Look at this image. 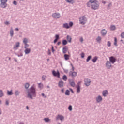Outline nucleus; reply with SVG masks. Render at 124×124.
I'll return each instance as SVG.
<instances>
[{
  "mask_svg": "<svg viewBox=\"0 0 124 124\" xmlns=\"http://www.w3.org/2000/svg\"><path fill=\"white\" fill-rule=\"evenodd\" d=\"M27 93V97L30 99H33V97H36V90L33 86L28 89Z\"/></svg>",
  "mask_w": 124,
  "mask_h": 124,
  "instance_id": "f257e3e1",
  "label": "nucleus"
},
{
  "mask_svg": "<svg viewBox=\"0 0 124 124\" xmlns=\"http://www.w3.org/2000/svg\"><path fill=\"white\" fill-rule=\"evenodd\" d=\"M91 8L92 9H93V10H96L99 8V2L98 1H95L93 3H91Z\"/></svg>",
  "mask_w": 124,
  "mask_h": 124,
  "instance_id": "f03ea898",
  "label": "nucleus"
},
{
  "mask_svg": "<svg viewBox=\"0 0 124 124\" xmlns=\"http://www.w3.org/2000/svg\"><path fill=\"white\" fill-rule=\"evenodd\" d=\"M79 24L81 25H85L86 24V22H87V17L85 16H83L79 18Z\"/></svg>",
  "mask_w": 124,
  "mask_h": 124,
  "instance_id": "7ed1b4c3",
  "label": "nucleus"
},
{
  "mask_svg": "<svg viewBox=\"0 0 124 124\" xmlns=\"http://www.w3.org/2000/svg\"><path fill=\"white\" fill-rule=\"evenodd\" d=\"M0 7H2V8H6L7 7V4L6 3L7 0H0Z\"/></svg>",
  "mask_w": 124,
  "mask_h": 124,
  "instance_id": "20e7f679",
  "label": "nucleus"
},
{
  "mask_svg": "<svg viewBox=\"0 0 124 124\" xmlns=\"http://www.w3.org/2000/svg\"><path fill=\"white\" fill-rule=\"evenodd\" d=\"M69 76H71L72 79H74L76 76H77V72L70 71L69 72Z\"/></svg>",
  "mask_w": 124,
  "mask_h": 124,
  "instance_id": "39448f33",
  "label": "nucleus"
},
{
  "mask_svg": "<svg viewBox=\"0 0 124 124\" xmlns=\"http://www.w3.org/2000/svg\"><path fill=\"white\" fill-rule=\"evenodd\" d=\"M52 18L55 19H60L61 18V15L59 13H54L52 14Z\"/></svg>",
  "mask_w": 124,
  "mask_h": 124,
  "instance_id": "423d86ee",
  "label": "nucleus"
},
{
  "mask_svg": "<svg viewBox=\"0 0 124 124\" xmlns=\"http://www.w3.org/2000/svg\"><path fill=\"white\" fill-rule=\"evenodd\" d=\"M84 82H85L84 84L85 86H86L87 87H89V86L91 85V79L89 78H85L84 79Z\"/></svg>",
  "mask_w": 124,
  "mask_h": 124,
  "instance_id": "0eeeda50",
  "label": "nucleus"
},
{
  "mask_svg": "<svg viewBox=\"0 0 124 124\" xmlns=\"http://www.w3.org/2000/svg\"><path fill=\"white\" fill-rule=\"evenodd\" d=\"M117 61V59H116V58L114 56H111L109 57V62L112 63V64H114V62H116V61Z\"/></svg>",
  "mask_w": 124,
  "mask_h": 124,
  "instance_id": "6e6552de",
  "label": "nucleus"
},
{
  "mask_svg": "<svg viewBox=\"0 0 124 124\" xmlns=\"http://www.w3.org/2000/svg\"><path fill=\"white\" fill-rule=\"evenodd\" d=\"M52 74L53 76H55V77H58V78H60V72L58 71L56 72V71L53 70L52 71Z\"/></svg>",
  "mask_w": 124,
  "mask_h": 124,
  "instance_id": "1a4fd4ad",
  "label": "nucleus"
},
{
  "mask_svg": "<svg viewBox=\"0 0 124 124\" xmlns=\"http://www.w3.org/2000/svg\"><path fill=\"white\" fill-rule=\"evenodd\" d=\"M112 67V64H111V62L110 61H107L106 62V67L108 69H110V68Z\"/></svg>",
  "mask_w": 124,
  "mask_h": 124,
  "instance_id": "9d476101",
  "label": "nucleus"
},
{
  "mask_svg": "<svg viewBox=\"0 0 124 124\" xmlns=\"http://www.w3.org/2000/svg\"><path fill=\"white\" fill-rule=\"evenodd\" d=\"M64 119V117H63V116L60 115H58L56 118V120L57 121H59V120H60L61 122H62Z\"/></svg>",
  "mask_w": 124,
  "mask_h": 124,
  "instance_id": "9b49d317",
  "label": "nucleus"
},
{
  "mask_svg": "<svg viewBox=\"0 0 124 124\" xmlns=\"http://www.w3.org/2000/svg\"><path fill=\"white\" fill-rule=\"evenodd\" d=\"M101 34L102 36H105L107 34V31L105 29H102L101 31Z\"/></svg>",
  "mask_w": 124,
  "mask_h": 124,
  "instance_id": "f8f14e48",
  "label": "nucleus"
},
{
  "mask_svg": "<svg viewBox=\"0 0 124 124\" xmlns=\"http://www.w3.org/2000/svg\"><path fill=\"white\" fill-rule=\"evenodd\" d=\"M96 100L98 103H99V102H101V101H102V97H101V96L100 95H98L96 98Z\"/></svg>",
  "mask_w": 124,
  "mask_h": 124,
  "instance_id": "ddd939ff",
  "label": "nucleus"
},
{
  "mask_svg": "<svg viewBox=\"0 0 124 124\" xmlns=\"http://www.w3.org/2000/svg\"><path fill=\"white\" fill-rule=\"evenodd\" d=\"M68 50V47L67 46H64L62 48L63 54H66V52Z\"/></svg>",
  "mask_w": 124,
  "mask_h": 124,
  "instance_id": "4468645a",
  "label": "nucleus"
},
{
  "mask_svg": "<svg viewBox=\"0 0 124 124\" xmlns=\"http://www.w3.org/2000/svg\"><path fill=\"white\" fill-rule=\"evenodd\" d=\"M69 84L71 87H75V82H74L73 79L69 80Z\"/></svg>",
  "mask_w": 124,
  "mask_h": 124,
  "instance_id": "2eb2a0df",
  "label": "nucleus"
},
{
  "mask_svg": "<svg viewBox=\"0 0 124 124\" xmlns=\"http://www.w3.org/2000/svg\"><path fill=\"white\" fill-rule=\"evenodd\" d=\"M10 34L11 37H13V35L14 34V31H13V28L12 27H11Z\"/></svg>",
  "mask_w": 124,
  "mask_h": 124,
  "instance_id": "dca6fc26",
  "label": "nucleus"
},
{
  "mask_svg": "<svg viewBox=\"0 0 124 124\" xmlns=\"http://www.w3.org/2000/svg\"><path fill=\"white\" fill-rule=\"evenodd\" d=\"M98 59V57L95 56L93 57V59L91 60L92 62H93V63H95L96 62V61H97V59Z\"/></svg>",
  "mask_w": 124,
  "mask_h": 124,
  "instance_id": "f3484780",
  "label": "nucleus"
},
{
  "mask_svg": "<svg viewBox=\"0 0 124 124\" xmlns=\"http://www.w3.org/2000/svg\"><path fill=\"white\" fill-rule=\"evenodd\" d=\"M24 53L25 55H28V54H30L31 53V48H25L24 50Z\"/></svg>",
  "mask_w": 124,
  "mask_h": 124,
  "instance_id": "a211bd4d",
  "label": "nucleus"
},
{
  "mask_svg": "<svg viewBox=\"0 0 124 124\" xmlns=\"http://www.w3.org/2000/svg\"><path fill=\"white\" fill-rule=\"evenodd\" d=\"M16 44V45L14 46V49L17 50V49H18V47H20V43L17 42Z\"/></svg>",
  "mask_w": 124,
  "mask_h": 124,
  "instance_id": "6ab92c4d",
  "label": "nucleus"
},
{
  "mask_svg": "<svg viewBox=\"0 0 124 124\" xmlns=\"http://www.w3.org/2000/svg\"><path fill=\"white\" fill-rule=\"evenodd\" d=\"M58 87L59 88H62V87H63V81H60L58 83Z\"/></svg>",
  "mask_w": 124,
  "mask_h": 124,
  "instance_id": "aec40b11",
  "label": "nucleus"
},
{
  "mask_svg": "<svg viewBox=\"0 0 124 124\" xmlns=\"http://www.w3.org/2000/svg\"><path fill=\"white\" fill-rule=\"evenodd\" d=\"M76 88H77V93H80L81 92V86H80V85H77L76 86Z\"/></svg>",
  "mask_w": 124,
  "mask_h": 124,
  "instance_id": "412c9836",
  "label": "nucleus"
},
{
  "mask_svg": "<svg viewBox=\"0 0 124 124\" xmlns=\"http://www.w3.org/2000/svg\"><path fill=\"white\" fill-rule=\"evenodd\" d=\"M102 94L103 96L106 97V95L108 94V91L107 90H104L102 92Z\"/></svg>",
  "mask_w": 124,
  "mask_h": 124,
  "instance_id": "4be33fe9",
  "label": "nucleus"
},
{
  "mask_svg": "<svg viewBox=\"0 0 124 124\" xmlns=\"http://www.w3.org/2000/svg\"><path fill=\"white\" fill-rule=\"evenodd\" d=\"M63 28H64V29H69V25H68V23H64L63 24Z\"/></svg>",
  "mask_w": 124,
  "mask_h": 124,
  "instance_id": "5701e85b",
  "label": "nucleus"
},
{
  "mask_svg": "<svg viewBox=\"0 0 124 124\" xmlns=\"http://www.w3.org/2000/svg\"><path fill=\"white\" fill-rule=\"evenodd\" d=\"M66 38H67V41L69 42V43H71V40H72V38H71V36H70V35H67Z\"/></svg>",
  "mask_w": 124,
  "mask_h": 124,
  "instance_id": "b1692460",
  "label": "nucleus"
},
{
  "mask_svg": "<svg viewBox=\"0 0 124 124\" xmlns=\"http://www.w3.org/2000/svg\"><path fill=\"white\" fill-rule=\"evenodd\" d=\"M64 58L65 61H67L68 60H69V55L65 54L64 55Z\"/></svg>",
  "mask_w": 124,
  "mask_h": 124,
  "instance_id": "393cba45",
  "label": "nucleus"
},
{
  "mask_svg": "<svg viewBox=\"0 0 124 124\" xmlns=\"http://www.w3.org/2000/svg\"><path fill=\"white\" fill-rule=\"evenodd\" d=\"M65 1L68 2V3H71V4L74 3V0H65Z\"/></svg>",
  "mask_w": 124,
  "mask_h": 124,
  "instance_id": "a878e982",
  "label": "nucleus"
},
{
  "mask_svg": "<svg viewBox=\"0 0 124 124\" xmlns=\"http://www.w3.org/2000/svg\"><path fill=\"white\" fill-rule=\"evenodd\" d=\"M62 45L63 46L66 45V44H67V40L65 39L62 40Z\"/></svg>",
  "mask_w": 124,
  "mask_h": 124,
  "instance_id": "bb28decb",
  "label": "nucleus"
},
{
  "mask_svg": "<svg viewBox=\"0 0 124 124\" xmlns=\"http://www.w3.org/2000/svg\"><path fill=\"white\" fill-rule=\"evenodd\" d=\"M65 95H70V91L68 89L66 90L65 92Z\"/></svg>",
  "mask_w": 124,
  "mask_h": 124,
  "instance_id": "cd10ccee",
  "label": "nucleus"
},
{
  "mask_svg": "<svg viewBox=\"0 0 124 124\" xmlns=\"http://www.w3.org/2000/svg\"><path fill=\"white\" fill-rule=\"evenodd\" d=\"M12 94H13V92H12V90H11L10 91L9 90L7 91L8 95H12Z\"/></svg>",
  "mask_w": 124,
  "mask_h": 124,
  "instance_id": "c85d7f7f",
  "label": "nucleus"
},
{
  "mask_svg": "<svg viewBox=\"0 0 124 124\" xmlns=\"http://www.w3.org/2000/svg\"><path fill=\"white\" fill-rule=\"evenodd\" d=\"M111 7H112V2L109 3L108 5H107V9H111Z\"/></svg>",
  "mask_w": 124,
  "mask_h": 124,
  "instance_id": "c756f323",
  "label": "nucleus"
},
{
  "mask_svg": "<svg viewBox=\"0 0 124 124\" xmlns=\"http://www.w3.org/2000/svg\"><path fill=\"white\" fill-rule=\"evenodd\" d=\"M92 59V56L89 55L87 57V58L86 59V62H90L91 61V59Z\"/></svg>",
  "mask_w": 124,
  "mask_h": 124,
  "instance_id": "7c9ffc66",
  "label": "nucleus"
},
{
  "mask_svg": "<svg viewBox=\"0 0 124 124\" xmlns=\"http://www.w3.org/2000/svg\"><path fill=\"white\" fill-rule=\"evenodd\" d=\"M38 88H40L41 90H42V89L43 88V84L41 83H38Z\"/></svg>",
  "mask_w": 124,
  "mask_h": 124,
  "instance_id": "2f4dec72",
  "label": "nucleus"
},
{
  "mask_svg": "<svg viewBox=\"0 0 124 124\" xmlns=\"http://www.w3.org/2000/svg\"><path fill=\"white\" fill-rule=\"evenodd\" d=\"M97 42H100L101 41V37L98 36L96 39Z\"/></svg>",
  "mask_w": 124,
  "mask_h": 124,
  "instance_id": "473e14b6",
  "label": "nucleus"
},
{
  "mask_svg": "<svg viewBox=\"0 0 124 124\" xmlns=\"http://www.w3.org/2000/svg\"><path fill=\"white\" fill-rule=\"evenodd\" d=\"M111 31H115L116 30V26L115 25H111L110 26Z\"/></svg>",
  "mask_w": 124,
  "mask_h": 124,
  "instance_id": "72a5a7b5",
  "label": "nucleus"
},
{
  "mask_svg": "<svg viewBox=\"0 0 124 124\" xmlns=\"http://www.w3.org/2000/svg\"><path fill=\"white\" fill-rule=\"evenodd\" d=\"M62 79L64 81H67V76H66V75H64L62 77Z\"/></svg>",
  "mask_w": 124,
  "mask_h": 124,
  "instance_id": "f704fd0d",
  "label": "nucleus"
},
{
  "mask_svg": "<svg viewBox=\"0 0 124 124\" xmlns=\"http://www.w3.org/2000/svg\"><path fill=\"white\" fill-rule=\"evenodd\" d=\"M25 89H29V87H30V83H26L25 84Z\"/></svg>",
  "mask_w": 124,
  "mask_h": 124,
  "instance_id": "c9c22d12",
  "label": "nucleus"
},
{
  "mask_svg": "<svg viewBox=\"0 0 124 124\" xmlns=\"http://www.w3.org/2000/svg\"><path fill=\"white\" fill-rule=\"evenodd\" d=\"M15 93L16 96H18L20 94V92H19V91H18V90H16L15 91Z\"/></svg>",
  "mask_w": 124,
  "mask_h": 124,
  "instance_id": "e433bc0d",
  "label": "nucleus"
},
{
  "mask_svg": "<svg viewBox=\"0 0 124 124\" xmlns=\"http://www.w3.org/2000/svg\"><path fill=\"white\" fill-rule=\"evenodd\" d=\"M117 38L115 37L114 38V45H115V46H118V44H117Z\"/></svg>",
  "mask_w": 124,
  "mask_h": 124,
  "instance_id": "4c0bfd02",
  "label": "nucleus"
},
{
  "mask_svg": "<svg viewBox=\"0 0 124 124\" xmlns=\"http://www.w3.org/2000/svg\"><path fill=\"white\" fill-rule=\"evenodd\" d=\"M24 44H27L28 43V39L27 38H25L23 40Z\"/></svg>",
  "mask_w": 124,
  "mask_h": 124,
  "instance_id": "58836bf2",
  "label": "nucleus"
},
{
  "mask_svg": "<svg viewBox=\"0 0 124 124\" xmlns=\"http://www.w3.org/2000/svg\"><path fill=\"white\" fill-rule=\"evenodd\" d=\"M86 5L87 7H91V6H92V3L89 1L87 3Z\"/></svg>",
  "mask_w": 124,
  "mask_h": 124,
  "instance_id": "ea45409f",
  "label": "nucleus"
},
{
  "mask_svg": "<svg viewBox=\"0 0 124 124\" xmlns=\"http://www.w3.org/2000/svg\"><path fill=\"white\" fill-rule=\"evenodd\" d=\"M44 121L46 123H49V122H50V119H49V118H44Z\"/></svg>",
  "mask_w": 124,
  "mask_h": 124,
  "instance_id": "a19ab883",
  "label": "nucleus"
},
{
  "mask_svg": "<svg viewBox=\"0 0 124 124\" xmlns=\"http://www.w3.org/2000/svg\"><path fill=\"white\" fill-rule=\"evenodd\" d=\"M55 39L59 40L60 39V35L59 34H56L55 35Z\"/></svg>",
  "mask_w": 124,
  "mask_h": 124,
  "instance_id": "79ce46f5",
  "label": "nucleus"
},
{
  "mask_svg": "<svg viewBox=\"0 0 124 124\" xmlns=\"http://www.w3.org/2000/svg\"><path fill=\"white\" fill-rule=\"evenodd\" d=\"M3 95V92H2V90H0V97H2Z\"/></svg>",
  "mask_w": 124,
  "mask_h": 124,
  "instance_id": "37998d69",
  "label": "nucleus"
},
{
  "mask_svg": "<svg viewBox=\"0 0 124 124\" xmlns=\"http://www.w3.org/2000/svg\"><path fill=\"white\" fill-rule=\"evenodd\" d=\"M47 77H46V76L43 75L42 77V81H45V79H46Z\"/></svg>",
  "mask_w": 124,
  "mask_h": 124,
  "instance_id": "c03bdc74",
  "label": "nucleus"
},
{
  "mask_svg": "<svg viewBox=\"0 0 124 124\" xmlns=\"http://www.w3.org/2000/svg\"><path fill=\"white\" fill-rule=\"evenodd\" d=\"M24 45H25V46H24V48L25 49H28V48H29V44H28V43L27 44H24Z\"/></svg>",
  "mask_w": 124,
  "mask_h": 124,
  "instance_id": "a18cd8bd",
  "label": "nucleus"
},
{
  "mask_svg": "<svg viewBox=\"0 0 124 124\" xmlns=\"http://www.w3.org/2000/svg\"><path fill=\"white\" fill-rule=\"evenodd\" d=\"M73 22H72V21H70L69 23V28L70 27H73Z\"/></svg>",
  "mask_w": 124,
  "mask_h": 124,
  "instance_id": "49530a36",
  "label": "nucleus"
},
{
  "mask_svg": "<svg viewBox=\"0 0 124 124\" xmlns=\"http://www.w3.org/2000/svg\"><path fill=\"white\" fill-rule=\"evenodd\" d=\"M107 46L108 47H110V46H111V42L108 41V42H107Z\"/></svg>",
  "mask_w": 124,
  "mask_h": 124,
  "instance_id": "de8ad7c7",
  "label": "nucleus"
},
{
  "mask_svg": "<svg viewBox=\"0 0 124 124\" xmlns=\"http://www.w3.org/2000/svg\"><path fill=\"white\" fill-rule=\"evenodd\" d=\"M16 56H17L18 57H23V53H20V55H19L17 53H16Z\"/></svg>",
  "mask_w": 124,
  "mask_h": 124,
  "instance_id": "09e8293b",
  "label": "nucleus"
},
{
  "mask_svg": "<svg viewBox=\"0 0 124 124\" xmlns=\"http://www.w3.org/2000/svg\"><path fill=\"white\" fill-rule=\"evenodd\" d=\"M68 109L69 111H72V106L71 105L69 106Z\"/></svg>",
  "mask_w": 124,
  "mask_h": 124,
  "instance_id": "8fccbe9b",
  "label": "nucleus"
},
{
  "mask_svg": "<svg viewBox=\"0 0 124 124\" xmlns=\"http://www.w3.org/2000/svg\"><path fill=\"white\" fill-rule=\"evenodd\" d=\"M81 57L82 59H84V58H85V53H82L81 54Z\"/></svg>",
  "mask_w": 124,
  "mask_h": 124,
  "instance_id": "3c124183",
  "label": "nucleus"
},
{
  "mask_svg": "<svg viewBox=\"0 0 124 124\" xmlns=\"http://www.w3.org/2000/svg\"><path fill=\"white\" fill-rule=\"evenodd\" d=\"M51 47L52 52V53H54L55 52V49H54V46L51 45Z\"/></svg>",
  "mask_w": 124,
  "mask_h": 124,
  "instance_id": "603ef678",
  "label": "nucleus"
},
{
  "mask_svg": "<svg viewBox=\"0 0 124 124\" xmlns=\"http://www.w3.org/2000/svg\"><path fill=\"white\" fill-rule=\"evenodd\" d=\"M90 2H91V3H93V2L97 1V0H89Z\"/></svg>",
  "mask_w": 124,
  "mask_h": 124,
  "instance_id": "864d4df0",
  "label": "nucleus"
},
{
  "mask_svg": "<svg viewBox=\"0 0 124 124\" xmlns=\"http://www.w3.org/2000/svg\"><path fill=\"white\" fill-rule=\"evenodd\" d=\"M121 38H124V32L121 33Z\"/></svg>",
  "mask_w": 124,
  "mask_h": 124,
  "instance_id": "5fc2aeb1",
  "label": "nucleus"
},
{
  "mask_svg": "<svg viewBox=\"0 0 124 124\" xmlns=\"http://www.w3.org/2000/svg\"><path fill=\"white\" fill-rule=\"evenodd\" d=\"M5 105H7V106L9 105V102L8 100H6Z\"/></svg>",
  "mask_w": 124,
  "mask_h": 124,
  "instance_id": "6e6d98bb",
  "label": "nucleus"
},
{
  "mask_svg": "<svg viewBox=\"0 0 124 124\" xmlns=\"http://www.w3.org/2000/svg\"><path fill=\"white\" fill-rule=\"evenodd\" d=\"M63 69L65 73H68V70L67 69H65L64 68H63Z\"/></svg>",
  "mask_w": 124,
  "mask_h": 124,
  "instance_id": "4d7b16f0",
  "label": "nucleus"
},
{
  "mask_svg": "<svg viewBox=\"0 0 124 124\" xmlns=\"http://www.w3.org/2000/svg\"><path fill=\"white\" fill-rule=\"evenodd\" d=\"M42 96H43V97H44V98H46V97H47V96H45V94H44V93H42Z\"/></svg>",
  "mask_w": 124,
  "mask_h": 124,
  "instance_id": "13d9d810",
  "label": "nucleus"
},
{
  "mask_svg": "<svg viewBox=\"0 0 124 124\" xmlns=\"http://www.w3.org/2000/svg\"><path fill=\"white\" fill-rule=\"evenodd\" d=\"M13 3L14 4V5H17V4H18V3H17L16 1H14Z\"/></svg>",
  "mask_w": 124,
  "mask_h": 124,
  "instance_id": "bf43d9fd",
  "label": "nucleus"
},
{
  "mask_svg": "<svg viewBox=\"0 0 124 124\" xmlns=\"http://www.w3.org/2000/svg\"><path fill=\"white\" fill-rule=\"evenodd\" d=\"M48 55L49 56H51V51L49 49H48Z\"/></svg>",
  "mask_w": 124,
  "mask_h": 124,
  "instance_id": "052dcab7",
  "label": "nucleus"
},
{
  "mask_svg": "<svg viewBox=\"0 0 124 124\" xmlns=\"http://www.w3.org/2000/svg\"><path fill=\"white\" fill-rule=\"evenodd\" d=\"M4 24H5V25H9V21H5V22H4Z\"/></svg>",
  "mask_w": 124,
  "mask_h": 124,
  "instance_id": "680f3d73",
  "label": "nucleus"
},
{
  "mask_svg": "<svg viewBox=\"0 0 124 124\" xmlns=\"http://www.w3.org/2000/svg\"><path fill=\"white\" fill-rule=\"evenodd\" d=\"M79 41L82 43L83 42V41H84V39H83V37H81L80 39H79Z\"/></svg>",
  "mask_w": 124,
  "mask_h": 124,
  "instance_id": "e2e57ef3",
  "label": "nucleus"
},
{
  "mask_svg": "<svg viewBox=\"0 0 124 124\" xmlns=\"http://www.w3.org/2000/svg\"><path fill=\"white\" fill-rule=\"evenodd\" d=\"M58 40H57L56 39H55L54 40L53 43H54V44L57 43V42H58Z\"/></svg>",
  "mask_w": 124,
  "mask_h": 124,
  "instance_id": "0e129e2a",
  "label": "nucleus"
},
{
  "mask_svg": "<svg viewBox=\"0 0 124 124\" xmlns=\"http://www.w3.org/2000/svg\"><path fill=\"white\" fill-rule=\"evenodd\" d=\"M69 90L72 93H74V91H73V90L72 89V88H70Z\"/></svg>",
  "mask_w": 124,
  "mask_h": 124,
  "instance_id": "69168bd1",
  "label": "nucleus"
},
{
  "mask_svg": "<svg viewBox=\"0 0 124 124\" xmlns=\"http://www.w3.org/2000/svg\"><path fill=\"white\" fill-rule=\"evenodd\" d=\"M60 64L61 66V67H62V68H63V67H62V62H60Z\"/></svg>",
  "mask_w": 124,
  "mask_h": 124,
  "instance_id": "338daca9",
  "label": "nucleus"
},
{
  "mask_svg": "<svg viewBox=\"0 0 124 124\" xmlns=\"http://www.w3.org/2000/svg\"><path fill=\"white\" fill-rule=\"evenodd\" d=\"M61 43H62V42H61V41H59V42H58V43H57V45H60V44H61Z\"/></svg>",
  "mask_w": 124,
  "mask_h": 124,
  "instance_id": "774afa93",
  "label": "nucleus"
}]
</instances>
